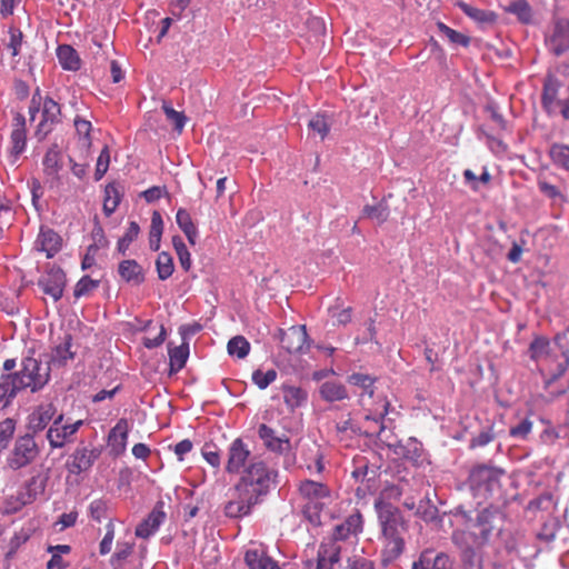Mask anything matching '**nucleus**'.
I'll return each mask as SVG.
<instances>
[{
  "mask_svg": "<svg viewBox=\"0 0 569 569\" xmlns=\"http://www.w3.org/2000/svg\"><path fill=\"white\" fill-rule=\"evenodd\" d=\"M277 477V470L266 462L251 461L231 488V498L223 508L226 517L238 519L249 516L253 507L274 487Z\"/></svg>",
  "mask_w": 569,
  "mask_h": 569,
  "instance_id": "1",
  "label": "nucleus"
},
{
  "mask_svg": "<svg viewBox=\"0 0 569 569\" xmlns=\"http://www.w3.org/2000/svg\"><path fill=\"white\" fill-rule=\"evenodd\" d=\"M455 516L461 520V526L451 533L455 546L472 545L485 548L500 537L503 530L505 516L495 508H483L472 515L459 507Z\"/></svg>",
  "mask_w": 569,
  "mask_h": 569,
  "instance_id": "2",
  "label": "nucleus"
},
{
  "mask_svg": "<svg viewBox=\"0 0 569 569\" xmlns=\"http://www.w3.org/2000/svg\"><path fill=\"white\" fill-rule=\"evenodd\" d=\"M401 491L397 486L387 487L375 502L382 533L381 561L385 566L398 559L405 550L406 521L398 507L387 499H399Z\"/></svg>",
  "mask_w": 569,
  "mask_h": 569,
  "instance_id": "3",
  "label": "nucleus"
},
{
  "mask_svg": "<svg viewBox=\"0 0 569 569\" xmlns=\"http://www.w3.org/2000/svg\"><path fill=\"white\" fill-rule=\"evenodd\" d=\"M363 530V517L359 510L346 517L332 529L330 538L323 540L318 550L317 569H333L347 552V546H357Z\"/></svg>",
  "mask_w": 569,
  "mask_h": 569,
  "instance_id": "4",
  "label": "nucleus"
},
{
  "mask_svg": "<svg viewBox=\"0 0 569 569\" xmlns=\"http://www.w3.org/2000/svg\"><path fill=\"white\" fill-rule=\"evenodd\" d=\"M299 493L306 500L303 515L313 526L321 525V511L331 502V490L322 482L303 480L299 485Z\"/></svg>",
  "mask_w": 569,
  "mask_h": 569,
  "instance_id": "5",
  "label": "nucleus"
},
{
  "mask_svg": "<svg viewBox=\"0 0 569 569\" xmlns=\"http://www.w3.org/2000/svg\"><path fill=\"white\" fill-rule=\"evenodd\" d=\"M503 471L496 467L479 465L471 469L468 483L476 497L493 498L501 493Z\"/></svg>",
  "mask_w": 569,
  "mask_h": 569,
  "instance_id": "6",
  "label": "nucleus"
},
{
  "mask_svg": "<svg viewBox=\"0 0 569 569\" xmlns=\"http://www.w3.org/2000/svg\"><path fill=\"white\" fill-rule=\"evenodd\" d=\"M21 390L39 391L49 381L50 368L41 361L27 357L22 360L21 369L12 373Z\"/></svg>",
  "mask_w": 569,
  "mask_h": 569,
  "instance_id": "7",
  "label": "nucleus"
},
{
  "mask_svg": "<svg viewBox=\"0 0 569 569\" xmlns=\"http://www.w3.org/2000/svg\"><path fill=\"white\" fill-rule=\"evenodd\" d=\"M40 455V448L30 433L19 436L6 458V466L12 471H18L32 465Z\"/></svg>",
  "mask_w": 569,
  "mask_h": 569,
  "instance_id": "8",
  "label": "nucleus"
},
{
  "mask_svg": "<svg viewBox=\"0 0 569 569\" xmlns=\"http://www.w3.org/2000/svg\"><path fill=\"white\" fill-rule=\"evenodd\" d=\"M545 43L557 57L569 51V19L553 16L545 34Z\"/></svg>",
  "mask_w": 569,
  "mask_h": 569,
  "instance_id": "9",
  "label": "nucleus"
},
{
  "mask_svg": "<svg viewBox=\"0 0 569 569\" xmlns=\"http://www.w3.org/2000/svg\"><path fill=\"white\" fill-rule=\"evenodd\" d=\"M63 415H59L47 432V439L51 448H62L64 443L79 430L83 425L82 420L73 423L61 425Z\"/></svg>",
  "mask_w": 569,
  "mask_h": 569,
  "instance_id": "10",
  "label": "nucleus"
},
{
  "mask_svg": "<svg viewBox=\"0 0 569 569\" xmlns=\"http://www.w3.org/2000/svg\"><path fill=\"white\" fill-rule=\"evenodd\" d=\"M42 119L39 122L36 136L39 140L44 139L52 130L54 124L60 122L61 109L58 102L52 98L46 97L42 103Z\"/></svg>",
  "mask_w": 569,
  "mask_h": 569,
  "instance_id": "11",
  "label": "nucleus"
},
{
  "mask_svg": "<svg viewBox=\"0 0 569 569\" xmlns=\"http://www.w3.org/2000/svg\"><path fill=\"white\" fill-rule=\"evenodd\" d=\"M228 459L226 463V471L231 475H238L244 470L251 451L241 438L234 439L228 447Z\"/></svg>",
  "mask_w": 569,
  "mask_h": 569,
  "instance_id": "12",
  "label": "nucleus"
},
{
  "mask_svg": "<svg viewBox=\"0 0 569 569\" xmlns=\"http://www.w3.org/2000/svg\"><path fill=\"white\" fill-rule=\"evenodd\" d=\"M66 282V273L61 269H51L38 280V286L57 302L63 296Z\"/></svg>",
  "mask_w": 569,
  "mask_h": 569,
  "instance_id": "13",
  "label": "nucleus"
},
{
  "mask_svg": "<svg viewBox=\"0 0 569 569\" xmlns=\"http://www.w3.org/2000/svg\"><path fill=\"white\" fill-rule=\"evenodd\" d=\"M307 331L305 326H292L280 331L281 347L289 353L303 351L307 346Z\"/></svg>",
  "mask_w": 569,
  "mask_h": 569,
  "instance_id": "14",
  "label": "nucleus"
},
{
  "mask_svg": "<svg viewBox=\"0 0 569 569\" xmlns=\"http://www.w3.org/2000/svg\"><path fill=\"white\" fill-rule=\"evenodd\" d=\"M98 457V450L79 447L67 461V469L70 473L80 475L81 472L88 471Z\"/></svg>",
  "mask_w": 569,
  "mask_h": 569,
  "instance_id": "15",
  "label": "nucleus"
},
{
  "mask_svg": "<svg viewBox=\"0 0 569 569\" xmlns=\"http://www.w3.org/2000/svg\"><path fill=\"white\" fill-rule=\"evenodd\" d=\"M57 408L53 403H41L33 409L28 417V429L33 433L42 431L51 421L57 418Z\"/></svg>",
  "mask_w": 569,
  "mask_h": 569,
  "instance_id": "16",
  "label": "nucleus"
},
{
  "mask_svg": "<svg viewBox=\"0 0 569 569\" xmlns=\"http://www.w3.org/2000/svg\"><path fill=\"white\" fill-rule=\"evenodd\" d=\"M412 569H453V561L445 552L433 555L431 550H425L413 562Z\"/></svg>",
  "mask_w": 569,
  "mask_h": 569,
  "instance_id": "17",
  "label": "nucleus"
},
{
  "mask_svg": "<svg viewBox=\"0 0 569 569\" xmlns=\"http://www.w3.org/2000/svg\"><path fill=\"white\" fill-rule=\"evenodd\" d=\"M10 142V153L16 160L27 146L26 118L20 113H17L13 118Z\"/></svg>",
  "mask_w": 569,
  "mask_h": 569,
  "instance_id": "18",
  "label": "nucleus"
},
{
  "mask_svg": "<svg viewBox=\"0 0 569 569\" xmlns=\"http://www.w3.org/2000/svg\"><path fill=\"white\" fill-rule=\"evenodd\" d=\"M258 435L266 448L276 453H283L290 449L288 437L277 436L276 431L269 426L262 423L259 426Z\"/></svg>",
  "mask_w": 569,
  "mask_h": 569,
  "instance_id": "19",
  "label": "nucleus"
},
{
  "mask_svg": "<svg viewBox=\"0 0 569 569\" xmlns=\"http://www.w3.org/2000/svg\"><path fill=\"white\" fill-rule=\"evenodd\" d=\"M62 239L52 229L41 228L36 240V248L46 253L47 258L54 257L61 249Z\"/></svg>",
  "mask_w": 569,
  "mask_h": 569,
  "instance_id": "20",
  "label": "nucleus"
},
{
  "mask_svg": "<svg viewBox=\"0 0 569 569\" xmlns=\"http://www.w3.org/2000/svg\"><path fill=\"white\" fill-rule=\"evenodd\" d=\"M164 519L166 513L162 510V503H158L148 517L137 526L136 536L143 539L149 538L159 529Z\"/></svg>",
  "mask_w": 569,
  "mask_h": 569,
  "instance_id": "21",
  "label": "nucleus"
},
{
  "mask_svg": "<svg viewBox=\"0 0 569 569\" xmlns=\"http://www.w3.org/2000/svg\"><path fill=\"white\" fill-rule=\"evenodd\" d=\"M301 455L303 465L311 475L321 473L323 471V452L317 442L305 446Z\"/></svg>",
  "mask_w": 569,
  "mask_h": 569,
  "instance_id": "22",
  "label": "nucleus"
},
{
  "mask_svg": "<svg viewBox=\"0 0 569 569\" xmlns=\"http://www.w3.org/2000/svg\"><path fill=\"white\" fill-rule=\"evenodd\" d=\"M244 562L249 569H281L276 560L259 548L248 549L244 553Z\"/></svg>",
  "mask_w": 569,
  "mask_h": 569,
  "instance_id": "23",
  "label": "nucleus"
},
{
  "mask_svg": "<svg viewBox=\"0 0 569 569\" xmlns=\"http://www.w3.org/2000/svg\"><path fill=\"white\" fill-rule=\"evenodd\" d=\"M118 272L122 280L133 286H139L144 281L143 268L133 259L121 261Z\"/></svg>",
  "mask_w": 569,
  "mask_h": 569,
  "instance_id": "24",
  "label": "nucleus"
},
{
  "mask_svg": "<svg viewBox=\"0 0 569 569\" xmlns=\"http://www.w3.org/2000/svg\"><path fill=\"white\" fill-rule=\"evenodd\" d=\"M128 433V420L124 418L119 419L116 426L110 430L108 436L109 445L112 447L116 453H122L126 450Z\"/></svg>",
  "mask_w": 569,
  "mask_h": 569,
  "instance_id": "25",
  "label": "nucleus"
},
{
  "mask_svg": "<svg viewBox=\"0 0 569 569\" xmlns=\"http://www.w3.org/2000/svg\"><path fill=\"white\" fill-rule=\"evenodd\" d=\"M560 81L552 74H548L543 81L541 103L547 112H552L555 104L558 103V92L560 89Z\"/></svg>",
  "mask_w": 569,
  "mask_h": 569,
  "instance_id": "26",
  "label": "nucleus"
},
{
  "mask_svg": "<svg viewBox=\"0 0 569 569\" xmlns=\"http://www.w3.org/2000/svg\"><path fill=\"white\" fill-rule=\"evenodd\" d=\"M19 391L21 389L12 373L2 375L0 378V408L8 407Z\"/></svg>",
  "mask_w": 569,
  "mask_h": 569,
  "instance_id": "27",
  "label": "nucleus"
},
{
  "mask_svg": "<svg viewBox=\"0 0 569 569\" xmlns=\"http://www.w3.org/2000/svg\"><path fill=\"white\" fill-rule=\"evenodd\" d=\"M346 556L345 569H376L375 562L365 556L363 548H352V551H348L342 555Z\"/></svg>",
  "mask_w": 569,
  "mask_h": 569,
  "instance_id": "28",
  "label": "nucleus"
},
{
  "mask_svg": "<svg viewBox=\"0 0 569 569\" xmlns=\"http://www.w3.org/2000/svg\"><path fill=\"white\" fill-rule=\"evenodd\" d=\"M176 221L181 231L186 234L191 246L196 244L198 229L192 221L190 213L184 208H179L176 214Z\"/></svg>",
  "mask_w": 569,
  "mask_h": 569,
  "instance_id": "29",
  "label": "nucleus"
},
{
  "mask_svg": "<svg viewBox=\"0 0 569 569\" xmlns=\"http://www.w3.org/2000/svg\"><path fill=\"white\" fill-rule=\"evenodd\" d=\"M461 552V560L465 569H482V556L479 550L482 547L467 545L456 546Z\"/></svg>",
  "mask_w": 569,
  "mask_h": 569,
  "instance_id": "30",
  "label": "nucleus"
},
{
  "mask_svg": "<svg viewBox=\"0 0 569 569\" xmlns=\"http://www.w3.org/2000/svg\"><path fill=\"white\" fill-rule=\"evenodd\" d=\"M331 124V117L326 113H316L310 118L308 129L313 136H318L320 140H325L330 132Z\"/></svg>",
  "mask_w": 569,
  "mask_h": 569,
  "instance_id": "31",
  "label": "nucleus"
},
{
  "mask_svg": "<svg viewBox=\"0 0 569 569\" xmlns=\"http://www.w3.org/2000/svg\"><path fill=\"white\" fill-rule=\"evenodd\" d=\"M72 338L70 335H64L62 341L52 350L51 362L54 366H64L69 360H72L74 352L71 351Z\"/></svg>",
  "mask_w": 569,
  "mask_h": 569,
  "instance_id": "32",
  "label": "nucleus"
},
{
  "mask_svg": "<svg viewBox=\"0 0 569 569\" xmlns=\"http://www.w3.org/2000/svg\"><path fill=\"white\" fill-rule=\"evenodd\" d=\"M320 396L328 402L340 401L348 398L346 387L337 381H326L320 386Z\"/></svg>",
  "mask_w": 569,
  "mask_h": 569,
  "instance_id": "33",
  "label": "nucleus"
},
{
  "mask_svg": "<svg viewBox=\"0 0 569 569\" xmlns=\"http://www.w3.org/2000/svg\"><path fill=\"white\" fill-rule=\"evenodd\" d=\"M189 357V342L183 341L180 346L171 348L169 346L170 373L180 371Z\"/></svg>",
  "mask_w": 569,
  "mask_h": 569,
  "instance_id": "34",
  "label": "nucleus"
},
{
  "mask_svg": "<svg viewBox=\"0 0 569 569\" xmlns=\"http://www.w3.org/2000/svg\"><path fill=\"white\" fill-rule=\"evenodd\" d=\"M57 57L63 69L73 71L80 69V58L71 46H59L57 49Z\"/></svg>",
  "mask_w": 569,
  "mask_h": 569,
  "instance_id": "35",
  "label": "nucleus"
},
{
  "mask_svg": "<svg viewBox=\"0 0 569 569\" xmlns=\"http://www.w3.org/2000/svg\"><path fill=\"white\" fill-rule=\"evenodd\" d=\"M390 216V209L383 199L376 204H366L362 208V217L377 221L379 224L385 223Z\"/></svg>",
  "mask_w": 569,
  "mask_h": 569,
  "instance_id": "36",
  "label": "nucleus"
},
{
  "mask_svg": "<svg viewBox=\"0 0 569 569\" xmlns=\"http://www.w3.org/2000/svg\"><path fill=\"white\" fill-rule=\"evenodd\" d=\"M283 400L287 407L293 411L307 400V392L300 387L282 386Z\"/></svg>",
  "mask_w": 569,
  "mask_h": 569,
  "instance_id": "37",
  "label": "nucleus"
},
{
  "mask_svg": "<svg viewBox=\"0 0 569 569\" xmlns=\"http://www.w3.org/2000/svg\"><path fill=\"white\" fill-rule=\"evenodd\" d=\"M163 232V220L159 211H153L151 216V224L149 230V247L152 251L160 248L161 237Z\"/></svg>",
  "mask_w": 569,
  "mask_h": 569,
  "instance_id": "38",
  "label": "nucleus"
},
{
  "mask_svg": "<svg viewBox=\"0 0 569 569\" xmlns=\"http://www.w3.org/2000/svg\"><path fill=\"white\" fill-rule=\"evenodd\" d=\"M548 154L556 167L569 171V146L558 142L552 143Z\"/></svg>",
  "mask_w": 569,
  "mask_h": 569,
  "instance_id": "39",
  "label": "nucleus"
},
{
  "mask_svg": "<svg viewBox=\"0 0 569 569\" xmlns=\"http://www.w3.org/2000/svg\"><path fill=\"white\" fill-rule=\"evenodd\" d=\"M529 356L536 362L548 359L550 356V341L546 337H536L529 346Z\"/></svg>",
  "mask_w": 569,
  "mask_h": 569,
  "instance_id": "40",
  "label": "nucleus"
},
{
  "mask_svg": "<svg viewBox=\"0 0 569 569\" xmlns=\"http://www.w3.org/2000/svg\"><path fill=\"white\" fill-rule=\"evenodd\" d=\"M506 11L517 16L521 23L529 24L532 21V9L527 0H515L506 7Z\"/></svg>",
  "mask_w": 569,
  "mask_h": 569,
  "instance_id": "41",
  "label": "nucleus"
},
{
  "mask_svg": "<svg viewBox=\"0 0 569 569\" xmlns=\"http://www.w3.org/2000/svg\"><path fill=\"white\" fill-rule=\"evenodd\" d=\"M134 548L133 542L119 541L116 547V551L110 558V565L113 569H120L123 567L127 559L132 555Z\"/></svg>",
  "mask_w": 569,
  "mask_h": 569,
  "instance_id": "42",
  "label": "nucleus"
},
{
  "mask_svg": "<svg viewBox=\"0 0 569 569\" xmlns=\"http://www.w3.org/2000/svg\"><path fill=\"white\" fill-rule=\"evenodd\" d=\"M71 547L69 545L49 546L48 552L51 553L50 560L47 562V569H63L67 562L63 560V555H69Z\"/></svg>",
  "mask_w": 569,
  "mask_h": 569,
  "instance_id": "43",
  "label": "nucleus"
},
{
  "mask_svg": "<svg viewBox=\"0 0 569 569\" xmlns=\"http://www.w3.org/2000/svg\"><path fill=\"white\" fill-rule=\"evenodd\" d=\"M156 269L160 280H167L174 271L173 259L169 252L162 251L156 260Z\"/></svg>",
  "mask_w": 569,
  "mask_h": 569,
  "instance_id": "44",
  "label": "nucleus"
},
{
  "mask_svg": "<svg viewBox=\"0 0 569 569\" xmlns=\"http://www.w3.org/2000/svg\"><path fill=\"white\" fill-rule=\"evenodd\" d=\"M227 350L230 356L243 359L250 351V343L243 336H236L229 340Z\"/></svg>",
  "mask_w": 569,
  "mask_h": 569,
  "instance_id": "45",
  "label": "nucleus"
},
{
  "mask_svg": "<svg viewBox=\"0 0 569 569\" xmlns=\"http://www.w3.org/2000/svg\"><path fill=\"white\" fill-rule=\"evenodd\" d=\"M42 164L46 174L56 176L62 167L60 152L54 148L49 149L43 157Z\"/></svg>",
  "mask_w": 569,
  "mask_h": 569,
  "instance_id": "46",
  "label": "nucleus"
},
{
  "mask_svg": "<svg viewBox=\"0 0 569 569\" xmlns=\"http://www.w3.org/2000/svg\"><path fill=\"white\" fill-rule=\"evenodd\" d=\"M172 246L176 250L181 268L184 271H189L191 268V254L181 237H172Z\"/></svg>",
  "mask_w": 569,
  "mask_h": 569,
  "instance_id": "47",
  "label": "nucleus"
},
{
  "mask_svg": "<svg viewBox=\"0 0 569 569\" xmlns=\"http://www.w3.org/2000/svg\"><path fill=\"white\" fill-rule=\"evenodd\" d=\"M100 284L99 280H93L89 276H83L76 284L73 296L78 298L88 297Z\"/></svg>",
  "mask_w": 569,
  "mask_h": 569,
  "instance_id": "48",
  "label": "nucleus"
},
{
  "mask_svg": "<svg viewBox=\"0 0 569 569\" xmlns=\"http://www.w3.org/2000/svg\"><path fill=\"white\" fill-rule=\"evenodd\" d=\"M120 203V197L113 186H107L103 200V212L107 217L111 216Z\"/></svg>",
  "mask_w": 569,
  "mask_h": 569,
  "instance_id": "49",
  "label": "nucleus"
},
{
  "mask_svg": "<svg viewBox=\"0 0 569 569\" xmlns=\"http://www.w3.org/2000/svg\"><path fill=\"white\" fill-rule=\"evenodd\" d=\"M73 122L77 134L79 136V140L81 141L82 146L84 148H89L91 146V122L80 117H76Z\"/></svg>",
  "mask_w": 569,
  "mask_h": 569,
  "instance_id": "50",
  "label": "nucleus"
},
{
  "mask_svg": "<svg viewBox=\"0 0 569 569\" xmlns=\"http://www.w3.org/2000/svg\"><path fill=\"white\" fill-rule=\"evenodd\" d=\"M438 29L439 31L451 42L455 44H460L462 47L469 46L470 39L466 34H462L443 22H438Z\"/></svg>",
  "mask_w": 569,
  "mask_h": 569,
  "instance_id": "51",
  "label": "nucleus"
},
{
  "mask_svg": "<svg viewBox=\"0 0 569 569\" xmlns=\"http://www.w3.org/2000/svg\"><path fill=\"white\" fill-rule=\"evenodd\" d=\"M348 381L351 385L360 387L361 389H363V391L369 395V397H372V395H373V383L376 381V379L373 377H371L369 375L357 372V373H352L351 376H349Z\"/></svg>",
  "mask_w": 569,
  "mask_h": 569,
  "instance_id": "52",
  "label": "nucleus"
},
{
  "mask_svg": "<svg viewBox=\"0 0 569 569\" xmlns=\"http://www.w3.org/2000/svg\"><path fill=\"white\" fill-rule=\"evenodd\" d=\"M16 431V421L7 418L0 422V451L8 448Z\"/></svg>",
  "mask_w": 569,
  "mask_h": 569,
  "instance_id": "53",
  "label": "nucleus"
},
{
  "mask_svg": "<svg viewBox=\"0 0 569 569\" xmlns=\"http://www.w3.org/2000/svg\"><path fill=\"white\" fill-rule=\"evenodd\" d=\"M109 510V502L104 499H94L90 502L88 511L92 520L101 522Z\"/></svg>",
  "mask_w": 569,
  "mask_h": 569,
  "instance_id": "54",
  "label": "nucleus"
},
{
  "mask_svg": "<svg viewBox=\"0 0 569 569\" xmlns=\"http://www.w3.org/2000/svg\"><path fill=\"white\" fill-rule=\"evenodd\" d=\"M277 376L278 373L274 369L266 372L258 369L252 372V381L259 389L263 390L277 379Z\"/></svg>",
  "mask_w": 569,
  "mask_h": 569,
  "instance_id": "55",
  "label": "nucleus"
},
{
  "mask_svg": "<svg viewBox=\"0 0 569 569\" xmlns=\"http://www.w3.org/2000/svg\"><path fill=\"white\" fill-rule=\"evenodd\" d=\"M463 12L470 17L471 19L478 21V22H493L495 21V14L492 12L471 7L469 4H462L461 6Z\"/></svg>",
  "mask_w": 569,
  "mask_h": 569,
  "instance_id": "56",
  "label": "nucleus"
},
{
  "mask_svg": "<svg viewBox=\"0 0 569 569\" xmlns=\"http://www.w3.org/2000/svg\"><path fill=\"white\" fill-rule=\"evenodd\" d=\"M162 110L167 117V119L172 122L174 129L178 132H181L184 123H186V117L182 112L176 111L171 106L164 103L162 106Z\"/></svg>",
  "mask_w": 569,
  "mask_h": 569,
  "instance_id": "57",
  "label": "nucleus"
},
{
  "mask_svg": "<svg viewBox=\"0 0 569 569\" xmlns=\"http://www.w3.org/2000/svg\"><path fill=\"white\" fill-rule=\"evenodd\" d=\"M113 540H114V523L112 520H110L106 526V535L99 543V553L101 556H106L111 551Z\"/></svg>",
  "mask_w": 569,
  "mask_h": 569,
  "instance_id": "58",
  "label": "nucleus"
},
{
  "mask_svg": "<svg viewBox=\"0 0 569 569\" xmlns=\"http://www.w3.org/2000/svg\"><path fill=\"white\" fill-rule=\"evenodd\" d=\"M330 316L335 319V325L346 326L351 322L352 308H339L338 306L329 308Z\"/></svg>",
  "mask_w": 569,
  "mask_h": 569,
  "instance_id": "59",
  "label": "nucleus"
},
{
  "mask_svg": "<svg viewBox=\"0 0 569 569\" xmlns=\"http://www.w3.org/2000/svg\"><path fill=\"white\" fill-rule=\"evenodd\" d=\"M110 163V152L108 146H104V148L101 150L97 164H96V171H94V179L98 181L100 180L104 173L108 171Z\"/></svg>",
  "mask_w": 569,
  "mask_h": 569,
  "instance_id": "60",
  "label": "nucleus"
},
{
  "mask_svg": "<svg viewBox=\"0 0 569 569\" xmlns=\"http://www.w3.org/2000/svg\"><path fill=\"white\" fill-rule=\"evenodd\" d=\"M532 430V421L528 418L522 419L518 425L510 428L509 433L516 439H526Z\"/></svg>",
  "mask_w": 569,
  "mask_h": 569,
  "instance_id": "61",
  "label": "nucleus"
},
{
  "mask_svg": "<svg viewBox=\"0 0 569 569\" xmlns=\"http://www.w3.org/2000/svg\"><path fill=\"white\" fill-rule=\"evenodd\" d=\"M399 448L398 453H401L406 459L413 460L420 457L421 445L415 439H409L407 446H400Z\"/></svg>",
  "mask_w": 569,
  "mask_h": 569,
  "instance_id": "62",
  "label": "nucleus"
},
{
  "mask_svg": "<svg viewBox=\"0 0 569 569\" xmlns=\"http://www.w3.org/2000/svg\"><path fill=\"white\" fill-rule=\"evenodd\" d=\"M538 188H539V191L542 194H545L546 197H548L549 199H556V198L561 197V192L558 189V187L548 182L545 179L538 180Z\"/></svg>",
  "mask_w": 569,
  "mask_h": 569,
  "instance_id": "63",
  "label": "nucleus"
},
{
  "mask_svg": "<svg viewBox=\"0 0 569 569\" xmlns=\"http://www.w3.org/2000/svg\"><path fill=\"white\" fill-rule=\"evenodd\" d=\"M202 456L213 468H219L221 463L220 455L213 446L206 445L202 449Z\"/></svg>",
  "mask_w": 569,
  "mask_h": 569,
  "instance_id": "64",
  "label": "nucleus"
}]
</instances>
